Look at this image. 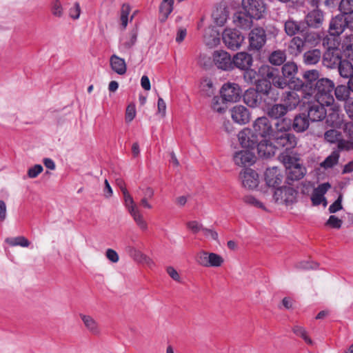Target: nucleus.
<instances>
[{
  "label": "nucleus",
  "instance_id": "nucleus-11",
  "mask_svg": "<svg viewBox=\"0 0 353 353\" xmlns=\"http://www.w3.org/2000/svg\"><path fill=\"white\" fill-rule=\"evenodd\" d=\"M276 149L285 148L286 150L293 148L296 144V137L287 132H274L272 137Z\"/></svg>",
  "mask_w": 353,
  "mask_h": 353
},
{
  "label": "nucleus",
  "instance_id": "nucleus-28",
  "mask_svg": "<svg viewBox=\"0 0 353 353\" xmlns=\"http://www.w3.org/2000/svg\"><path fill=\"white\" fill-rule=\"evenodd\" d=\"M252 17L245 12H237L233 17V21L236 26L242 29H250L252 26Z\"/></svg>",
  "mask_w": 353,
  "mask_h": 353
},
{
  "label": "nucleus",
  "instance_id": "nucleus-39",
  "mask_svg": "<svg viewBox=\"0 0 353 353\" xmlns=\"http://www.w3.org/2000/svg\"><path fill=\"white\" fill-rule=\"evenodd\" d=\"M324 139L330 143H336V150H339V144L341 143V141H345L343 139L341 132L334 129L327 130L324 133Z\"/></svg>",
  "mask_w": 353,
  "mask_h": 353
},
{
  "label": "nucleus",
  "instance_id": "nucleus-43",
  "mask_svg": "<svg viewBox=\"0 0 353 353\" xmlns=\"http://www.w3.org/2000/svg\"><path fill=\"white\" fill-rule=\"evenodd\" d=\"M268 60L272 65H281L286 60L285 52L281 50H274L270 54Z\"/></svg>",
  "mask_w": 353,
  "mask_h": 353
},
{
  "label": "nucleus",
  "instance_id": "nucleus-46",
  "mask_svg": "<svg viewBox=\"0 0 353 353\" xmlns=\"http://www.w3.org/2000/svg\"><path fill=\"white\" fill-rule=\"evenodd\" d=\"M336 68L342 77L347 79L353 75L352 65L347 60H343L341 63H340Z\"/></svg>",
  "mask_w": 353,
  "mask_h": 353
},
{
  "label": "nucleus",
  "instance_id": "nucleus-47",
  "mask_svg": "<svg viewBox=\"0 0 353 353\" xmlns=\"http://www.w3.org/2000/svg\"><path fill=\"white\" fill-rule=\"evenodd\" d=\"M274 125L275 130L274 129V132H289V130L292 127V120L291 119L287 117L281 118L277 119V121Z\"/></svg>",
  "mask_w": 353,
  "mask_h": 353
},
{
  "label": "nucleus",
  "instance_id": "nucleus-44",
  "mask_svg": "<svg viewBox=\"0 0 353 353\" xmlns=\"http://www.w3.org/2000/svg\"><path fill=\"white\" fill-rule=\"evenodd\" d=\"M132 216L134 222L137 226L143 231H145L148 229V223L143 219L140 210L137 208L135 210L131 209V212H129Z\"/></svg>",
  "mask_w": 353,
  "mask_h": 353
},
{
  "label": "nucleus",
  "instance_id": "nucleus-19",
  "mask_svg": "<svg viewBox=\"0 0 353 353\" xmlns=\"http://www.w3.org/2000/svg\"><path fill=\"white\" fill-rule=\"evenodd\" d=\"M232 120L240 125H245L250 121L251 114L249 110L242 105L234 106L231 110Z\"/></svg>",
  "mask_w": 353,
  "mask_h": 353
},
{
  "label": "nucleus",
  "instance_id": "nucleus-45",
  "mask_svg": "<svg viewBox=\"0 0 353 353\" xmlns=\"http://www.w3.org/2000/svg\"><path fill=\"white\" fill-rule=\"evenodd\" d=\"M284 101L285 102L288 108H290V109H293L299 104L301 99L300 97L295 91H290L286 92Z\"/></svg>",
  "mask_w": 353,
  "mask_h": 353
},
{
  "label": "nucleus",
  "instance_id": "nucleus-29",
  "mask_svg": "<svg viewBox=\"0 0 353 353\" xmlns=\"http://www.w3.org/2000/svg\"><path fill=\"white\" fill-rule=\"evenodd\" d=\"M256 148H257L259 155L265 158L274 156L275 150L276 149L275 145H272L267 139H264L261 141L259 140Z\"/></svg>",
  "mask_w": 353,
  "mask_h": 353
},
{
  "label": "nucleus",
  "instance_id": "nucleus-14",
  "mask_svg": "<svg viewBox=\"0 0 353 353\" xmlns=\"http://www.w3.org/2000/svg\"><path fill=\"white\" fill-rule=\"evenodd\" d=\"M249 47L253 50H259L266 42V33L263 28H255L249 34Z\"/></svg>",
  "mask_w": 353,
  "mask_h": 353
},
{
  "label": "nucleus",
  "instance_id": "nucleus-25",
  "mask_svg": "<svg viewBox=\"0 0 353 353\" xmlns=\"http://www.w3.org/2000/svg\"><path fill=\"white\" fill-rule=\"evenodd\" d=\"M252 57L244 52H238L232 59L233 68L234 67L240 70H247L252 65Z\"/></svg>",
  "mask_w": 353,
  "mask_h": 353
},
{
  "label": "nucleus",
  "instance_id": "nucleus-37",
  "mask_svg": "<svg viewBox=\"0 0 353 353\" xmlns=\"http://www.w3.org/2000/svg\"><path fill=\"white\" fill-rule=\"evenodd\" d=\"M321 57V52L319 49H314L305 52L303 54V62L306 65L317 63Z\"/></svg>",
  "mask_w": 353,
  "mask_h": 353
},
{
  "label": "nucleus",
  "instance_id": "nucleus-12",
  "mask_svg": "<svg viewBox=\"0 0 353 353\" xmlns=\"http://www.w3.org/2000/svg\"><path fill=\"white\" fill-rule=\"evenodd\" d=\"M325 106V103L316 100L308 103L307 116L311 122L321 121L325 118L327 112Z\"/></svg>",
  "mask_w": 353,
  "mask_h": 353
},
{
  "label": "nucleus",
  "instance_id": "nucleus-32",
  "mask_svg": "<svg viewBox=\"0 0 353 353\" xmlns=\"http://www.w3.org/2000/svg\"><path fill=\"white\" fill-rule=\"evenodd\" d=\"M305 47L303 37L299 36L293 37L288 46V50L291 54L298 56L302 53Z\"/></svg>",
  "mask_w": 353,
  "mask_h": 353
},
{
  "label": "nucleus",
  "instance_id": "nucleus-49",
  "mask_svg": "<svg viewBox=\"0 0 353 353\" xmlns=\"http://www.w3.org/2000/svg\"><path fill=\"white\" fill-rule=\"evenodd\" d=\"M6 242L10 246H21L23 248L28 247L30 242L24 236H19L14 238H7Z\"/></svg>",
  "mask_w": 353,
  "mask_h": 353
},
{
  "label": "nucleus",
  "instance_id": "nucleus-50",
  "mask_svg": "<svg viewBox=\"0 0 353 353\" xmlns=\"http://www.w3.org/2000/svg\"><path fill=\"white\" fill-rule=\"evenodd\" d=\"M334 91L335 97L339 101H345V102L350 99L348 98L350 90L345 85H338L337 87L334 88Z\"/></svg>",
  "mask_w": 353,
  "mask_h": 353
},
{
  "label": "nucleus",
  "instance_id": "nucleus-34",
  "mask_svg": "<svg viewBox=\"0 0 353 353\" xmlns=\"http://www.w3.org/2000/svg\"><path fill=\"white\" fill-rule=\"evenodd\" d=\"M110 64L112 70L119 75H123L126 73L127 65L123 59L120 58L116 54L110 57Z\"/></svg>",
  "mask_w": 353,
  "mask_h": 353
},
{
  "label": "nucleus",
  "instance_id": "nucleus-26",
  "mask_svg": "<svg viewBox=\"0 0 353 353\" xmlns=\"http://www.w3.org/2000/svg\"><path fill=\"white\" fill-rule=\"evenodd\" d=\"M229 14L228 7L225 3L217 5L212 13L214 23L219 26H223L226 22Z\"/></svg>",
  "mask_w": 353,
  "mask_h": 353
},
{
  "label": "nucleus",
  "instance_id": "nucleus-17",
  "mask_svg": "<svg viewBox=\"0 0 353 353\" xmlns=\"http://www.w3.org/2000/svg\"><path fill=\"white\" fill-rule=\"evenodd\" d=\"M240 178L243 186L250 190L257 188L260 181L259 174L251 168L242 170L240 172Z\"/></svg>",
  "mask_w": 353,
  "mask_h": 353
},
{
  "label": "nucleus",
  "instance_id": "nucleus-30",
  "mask_svg": "<svg viewBox=\"0 0 353 353\" xmlns=\"http://www.w3.org/2000/svg\"><path fill=\"white\" fill-rule=\"evenodd\" d=\"M138 36L137 28L132 29L126 36L121 39L119 49L121 52L130 50L136 43Z\"/></svg>",
  "mask_w": 353,
  "mask_h": 353
},
{
  "label": "nucleus",
  "instance_id": "nucleus-27",
  "mask_svg": "<svg viewBox=\"0 0 353 353\" xmlns=\"http://www.w3.org/2000/svg\"><path fill=\"white\" fill-rule=\"evenodd\" d=\"M346 28L345 17L343 14L336 16L330 23L329 32L330 37L340 35Z\"/></svg>",
  "mask_w": 353,
  "mask_h": 353
},
{
  "label": "nucleus",
  "instance_id": "nucleus-62",
  "mask_svg": "<svg viewBox=\"0 0 353 353\" xmlns=\"http://www.w3.org/2000/svg\"><path fill=\"white\" fill-rule=\"evenodd\" d=\"M42 165L39 164L34 165L28 170V176L29 178H36L43 171Z\"/></svg>",
  "mask_w": 353,
  "mask_h": 353
},
{
  "label": "nucleus",
  "instance_id": "nucleus-57",
  "mask_svg": "<svg viewBox=\"0 0 353 353\" xmlns=\"http://www.w3.org/2000/svg\"><path fill=\"white\" fill-rule=\"evenodd\" d=\"M243 201L245 203L249 205L265 210L264 205L260 201H259L252 195H247L244 196Z\"/></svg>",
  "mask_w": 353,
  "mask_h": 353
},
{
  "label": "nucleus",
  "instance_id": "nucleus-7",
  "mask_svg": "<svg viewBox=\"0 0 353 353\" xmlns=\"http://www.w3.org/2000/svg\"><path fill=\"white\" fill-rule=\"evenodd\" d=\"M242 7L244 11L256 19L263 18L267 10L263 0H242Z\"/></svg>",
  "mask_w": 353,
  "mask_h": 353
},
{
  "label": "nucleus",
  "instance_id": "nucleus-54",
  "mask_svg": "<svg viewBox=\"0 0 353 353\" xmlns=\"http://www.w3.org/2000/svg\"><path fill=\"white\" fill-rule=\"evenodd\" d=\"M208 257V267H220L224 261L223 257L216 253L211 252Z\"/></svg>",
  "mask_w": 353,
  "mask_h": 353
},
{
  "label": "nucleus",
  "instance_id": "nucleus-41",
  "mask_svg": "<svg viewBox=\"0 0 353 353\" xmlns=\"http://www.w3.org/2000/svg\"><path fill=\"white\" fill-rule=\"evenodd\" d=\"M301 36L304 39L305 45L309 44L315 46L321 40V37L319 33L314 31H310L306 26L305 31L301 34Z\"/></svg>",
  "mask_w": 353,
  "mask_h": 353
},
{
  "label": "nucleus",
  "instance_id": "nucleus-18",
  "mask_svg": "<svg viewBox=\"0 0 353 353\" xmlns=\"http://www.w3.org/2000/svg\"><path fill=\"white\" fill-rule=\"evenodd\" d=\"M319 73L316 70H310L304 72L303 77L305 80L303 82L302 80L296 79V83L293 85V89L296 90H302L305 94V85H310L313 88L315 83L319 80Z\"/></svg>",
  "mask_w": 353,
  "mask_h": 353
},
{
  "label": "nucleus",
  "instance_id": "nucleus-22",
  "mask_svg": "<svg viewBox=\"0 0 353 353\" xmlns=\"http://www.w3.org/2000/svg\"><path fill=\"white\" fill-rule=\"evenodd\" d=\"M331 185L329 183H321L314 188L311 196V201L314 205H319L323 203L324 206L327 205V201L324 194L330 188Z\"/></svg>",
  "mask_w": 353,
  "mask_h": 353
},
{
  "label": "nucleus",
  "instance_id": "nucleus-21",
  "mask_svg": "<svg viewBox=\"0 0 353 353\" xmlns=\"http://www.w3.org/2000/svg\"><path fill=\"white\" fill-rule=\"evenodd\" d=\"M305 23L302 21H296L290 18L284 23V30L288 36L295 37L296 34L304 32L305 29Z\"/></svg>",
  "mask_w": 353,
  "mask_h": 353
},
{
  "label": "nucleus",
  "instance_id": "nucleus-10",
  "mask_svg": "<svg viewBox=\"0 0 353 353\" xmlns=\"http://www.w3.org/2000/svg\"><path fill=\"white\" fill-rule=\"evenodd\" d=\"M222 39L229 49L236 50L241 47L244 40V36L236 29L228 28L223 31Z\"/></svg>",
  "mask_w": 353,
  "mask_h": 353
},
{
  "label": "nucleus",
  "instance_id": "nucleus-55",
  "mask_svg": "<svg viewBox=\"0 0 353 353\" xmlns=\"http://www.w3.org/2000/svg\"><path fill=\"white\" fill-rule=\"evenodd\" d=\"M123 195L124 199L125 205L127 208L128 212H131V209H137V207L134 203V200L127 189L123 190Z\"/></svg>",
  "mask_w": 353,
  "mask_h": 353
},
{
  "label": "nucleus",
  "instance_id": "nucleus-31",
  "mask_svg": "<svg viewBox=\"0 0 353 353\" xmlns=\"http://www.w3.org/2000/svg\"><path fill=\"white\" fill-rule=\"evenodd\" d=\"M298 72V66L293 61L285 63L282 67L283 76L287 79L291 84L296 83V79L294 80L295 76Z\"/></svg>",
  "mask_w": 353,
  "mask_h": 353
},
{
  "label": "nucleus",
  "instance_id": "nucleus-52",
  "mask_svg": "<svg viewBox=\"0 0 353 353\" xmlns=\"http://www.w3.org/2000/svg\"><path fill=\"white\" fill-rule=\"evenodd\" d=\"M293 332L298 336L301 337L306 343L312 344V339L308 336L307 333L304 327L300 325H294L292 328Z\"/></svg>",
  "mask_w": 353,
  "mask_h": 353
},
{
  "label": "nucleus",
  "instance_id": "nucleus-61",
  "mask_svg": "<svg viewBox=\"0 0 353 353\" xmlns=\"http://www.w3.org/2000/svg\"><path fill=\"white\" fill-rule=\"evenodd\" d=\"M136 116V109L134 104L128 105L125 111V121L127 123L131 122Z\"/></svg>",
  "mask_w": 353,
  "mask_h": 353
},
{
  "label": "nucleus",
  "instance_id": "nucleus-23",
  "mask_svg": "<svg viewBox=\"0 0 353 353\" xmlns=\"http://www.w3.org/2000/svg\"><path fill=\"white\" fill-rule=\"evenodd\" d=\"M323 21V12L319 9H314L306 14L303 22L306 23L307 28H319L322 26Z\"/></svg>",
  "mask_w": 353,
  "mask_h": 353
},
{
  "label": "nucleus",
  "instance_id": "nucleus-6",
  "mask_svg": "<svg viewBox=\"0 0 353 353\" xmlns=\"http://www.w3.org/2000/svg\"><path fill=\"white\" fill-rule=\"evenodd\" d=\"M298 191L292 187L283 186L276 188L273 194L276 203L292 205L297 201Z\"/></svg>",
  "mask_w": 353,
  "mask_h": 353
},
{
  "label": "nucleus",
  "instance_id": "nucleus-15",
  "mask_svg": "<svg viewBox=\"0 0 353 353\" xmlns=\"http://www.w3.org/2000/svg\"><path fill=\"white\" fill-rule=\"evenodd\" d=\"M213 62L214 65L222 70L229 71L233 70L232 59L230 54L224 50L214 52Z\"/></svg>",
  "mask_w": 353,
  "mask_h": 353
},
{
  "label": "nucleus",
  "instance_id": "nucleus-53",
  "mask_svg": "<svg viewBox=\"0 0 353 353\" xmlns=\"http://www.w3.org/2000/svg\"><path fill=\"white\" fill-rule=\"evenodd\" d=\"M51 12L55 17L61 18L63 16L64 11L59 0H54L51 4Z\"/></svg>",
  "mask_w": 353,
  "mask_h": 353
},
{
  "label": "nucleus",
  "instance_id": "nucleus-59",
  "mask_svg": "<svg viewBox=\"0 0 353 353\" xmlns=\"http://www.w3.org/2000/svg\"><path fill=\"white\" fill-rule=\"evenodd\" d=\"M342 223V220L334 215H331L325 224L332 228L339 229L341 228Z\"/></svg>",
  "mask_w": 353,
  "mask_h": 353
},
{
  "label": "nucleus",
  "instance_id": "nucleus-56",
  "mask_svg": "<svg viewBox=\"0 0 353 353\" xmlns=\"http://www.w3.org/2000/svg\"><path fill=\"white\" fill-rule=\"evenodd\" d=\"M212 108L218 113H223L226 110L225 106L221 104L220 98L218 97H214L212 99Z\"/></svg>",
  "mask_w": 353,
  "mask_h": 353
},
{
  "label": "nucleus",
  "instance_id": "nucleus-16",
  "mask_svg": "<svg viewBox=\"0 0 353 353\" xmlns=\"http://www.w3.org/2000/svg\"><path fill=\"white\" fill-rule=\"evenodd\" d=\"M253 150L245 149L236 152L233 155L235 165L240 167L250 166L256 161V156Z\"/></svg>",
  "mask_w": 353,
  "mask_h": 353
},
{
  "label": "nucleus",
  "instance_id": "nucleus-3",
  "mask_svg": "<svg viewBox=\"0 0 353 353\" xmlns=\"http://www.w3.org/2000/svg\"><path fill=\"white\" fill-rule=\"evenodd\" d=\"M323 46H327V50L323 55V64L328 68H336L343 61L341 50L338 48L339 42L335 38L326 37L323 39Z\"/></svg>",
  "mask_w": 353,
  "mask_h": 353
},
{
  "label": "nucleus",
  "instance_id": "nucleus-5",
  "mask_svg": "<svg viewBox=\"0 0 353 353\" xmlns=\"http://www.w3.org/2000/svg\"><path fill=\"white\" fill-rule=\"evenodd\" d=\"M335 117L337 119L335 121H332V125L334 127L341 128L340 125L341 124L342 120L340 119L339 115L336 114L330 115V119ZM341 128L347 139H345V141H341V143L339 144V149L345 150L346 152L353 150V121H349L343 123Z\"/></svg>",
  "mask_w": 353,
  "mask_h": 353
},
{
  "label": "nucleus",
  "instance_id": "nucleus-48",
  "mask_svg": "<svg viewBox=\"0 0 353 353\" xmlns=\"http://www.w3.org/2000/svg\"><path fill=\"white\" fill-rule=\"evenodd\" d=\"M201 94L205 97H212L214 94V88L210 79H205L201 83Z\"/></svg>",
  "mask_w": 353,
  "mask_h": 353
},
{
  "label": "nucleus",
  "instance_id": "nucleus-51",
  "mask_svg": "<svg viewBox=\"0 0 353 353\" xmlns=\"http://www.w3.org/2000/svg\"><path fill=\"white\" fill-rule=\"evenodd\" d=\"M339 10L343 16L353 12V0H341Z\"/></svg>",
  "mask_w": 353,
  "mask_h": 353
},
{
  "label": "nucleus",
  "instance_id": "nucleus-13",
  "mask_svg": "<svg viewBox=\"0 0 353 353\" xmlns=\"http://www.w3.org/2000/svg\"><path fill=\"white\" fill-rule=\"evenodd\" d=\"M239 141L245 149L254 150L259 143V139L253 130L245 128L238 134Z\"/></svg>",
  "mask_w": 353,
  "mask_h": 353
},
{
  "label": "nucleus",
  "instance_id": "nucleus-4",
  "mask_svg": "<svg viewBox=\"0 0 353 353\" xmlns=\"http://www.w3.org/2000/svg\"><path fill=\"white\" fill-rule=\"evenodd\" d=\"M259 73L263 78L268 80L266 81L267 82H270L271 85L272 83L277 88L284 89L287 86L293 88L294 85L291 84V82L283 76L281 77L279 75V70L276 68L268 65H263L259 68Z\"/></svg>",
  "mask_w": 353,
  "mask_h": 353
},
{
  "label": "nucleus",
  "instance_id": "nucleus-20",
  "mask_svg": "<svg viewBox=\"0 0 353 353\" xmlns=\"http://www.w3.org/2000/svg\"><path fill=\"white\" fill-rule=\"evenodd\" d=\"M288 165H286L287 179L288 181H299L301 179L306 173V169L299 163L290 162L288 159Z\"/></svg>",
  "mask_w": 353,
  "mask_h": 353
},
{
  "label": "nucleus",
  "instance_id": "nucleus-38",
  "mask_svg": "<svg viewBox=\"0 0 353 353\" xmlns=\"http://www.w3.org/2000/svg\"><path fill=\"white\" fill-rule=\"evenodd\" d=\"M341 50L346 58L353 60V34L344 38L341 43Z\"/></svg>",
  "mask_w": 353,
  "mask_h": 353
},
{
  "label": "nucleus",
  "instance_id": "nucleus-35",
  "mask_svg": "<svg viewBox=\"0 0 353 353\" xmlns=\"http://www.w3.org/2000/svg\"><path fill=\"white\" fill-rule=\"evenodd\" d=\"M288 108L283 104H274L268 108V115L274 119H279L283 118L287 114Z\"/></svg>",
  "mask_w": 353,
  "mask_h": 353
},
{
  "label": "nucleus",
  "instance_id": "nucleus-36",
  "mask_svg": "<svg viewBox=\"0 0 353 353\" xmlns=\"http://www.w3.org/2000/svg\"><path fill=\"white\" fill-rule=\"evenodd\" d=\"M343 151H345V150H334L331 154L327 157L323 162L321 163V167L323 168L324 169L333 168L339 163L340 152Z\"/></svg>",
  "mask_w": 353,
  "mask_h": 353
},
{
  "label": "nucleus",
  "instance_id": "nucleus-33",
  "mask_svg": "<svg viewBox=\"0 0 353 353\" xmlns=\"http://www.w3.org/2000/svg\"><path fill=\"white\" fill-rule=\"evenodd\" d=\"M310 120L307 116L304 114H299L295 116L293 122L292 121V128L297 132L305 131L310 125Z\"/></svg>",
  "mask_w": 353,
  "mask_h": 353
},
{
  "label": "nucleus",
  "instance_id": "nucleus-2",
  "mask_svg": "<svg viewBox=\"0 0 353 353\" xmlns=\"http://www.w3.org/2000/svg\"><path fill=\"white\" fill-rule=\"evenodd\" d=\"M305 95L314 96L316 101L325 103L326 106L334 103V83L330 79L322 78L315 83L313 88L310 85H305Z\"/></svg>",
  "mask_w": 353,
  "mask_h": 353
},
{
  "label": "nucleus",
  "instance_id": "nucleus-60",
  "mask_svg": "<svg viewBox=\"0 0 353 353\" xmlns=\"http://www.w3.org/2000/svg\"><path fill=\"white\" fill-rule=\"evenodd\" d=\"M186 225L187 228L194 234H196L200 231L203 232L204 229L203 225L196 221H188Z\"/></svg>",
  "mask_w": 353,
  "mask_h": 353
},
{
  "label": "nucleus",
  "instance_id": "nucleus-1",
  "mask_svg": "<svg viewBox=\"0 0 353 353\" xmlns=\"http://www.w3.org/2000/svg\"><path fill=\"white\" fill-rule=\"evenodd\" d=\"M243 102L250 108H257L269 105L279 98L277 90L270 82L260 81L255 88H249L242 95Z\"/></svg>",
  "mask_w": 353,
  "mask_h": 353
},
{
  "label": "nucleus",
  "instance_id": "nucleus-63",
  "mask_svg": "<svg viewBox=\"0 0 353 353\" xmlns=\"http://www.w3.org/2000/svg\"><path fill=\"white\" fill-rule=\"evenodd\" d=\"M342 199L343 196L341 194L339 196L338 199L332 205H330L328 210L330 213H335L343 208L341 204Z\"/></svg>",
  "mask_w": 353,
  "mask_h": 353
},
{
  "label": "nucleus",
  "instance_id": "nucleus-8",
  "mask_svg": "<svg viewBox=\"0 0 353 353\" xmlns=\"http://www.w3.org/2000/svg\"><path fill=\"white\" fill-rule=\"evenodd\" d=\"M252 128L259 139H270L274 133L272 123L266 117L257 118L252 124Z\"/></svg>",
  "mask_w": 353,
  "mask_h": 353
},
{
  "label": "nucleus",
  "instance_id": "nucleus-40",
  "mask_svg": "<svg viewBox=\"0 0 353 353\" xmlns=\"http://www.w3.org/2000/svg\"><path fill=\"white\" fill-rule=\"evenodd\" d=\"M81 318L85 327L89 330L90 332L94 335H97L100 333L99 325L92 316L81 314Z\"/></svg>",
  "mask_w": 353,
  "mask_h": 353
},
{
  "label": "nucleus",
  "instance_id": "nucleus-9",
  "mask_svg": "<svg viewBox=\"0 0 353 353\" xmlns=\"http://www.w3.org/2000/svg\"><path fill=\"white\" fill-rule=\"evenodd\" d=\"M222 99L227 102L234 103L240 100L242 91L239 84L228 82L223 85L220 90Z\"/></svg>",
  "mask_w": 353,
  "mask_h": 353
},
{
  "label": "nucleus",
  "instance_id": "nucleus-24",
  "mask_svg": "<svg viewBox=\"0 0 353 353\" xmlns=\"http://www.w3.org/2000/svg\"><path fill=\"white\" fill-rule=\"evenodd\" d=\"M265 180L269 187L276 188L283 181V175L276 167L268 168L265 172Z\"/></svg>",
  "mask_w": 353,
  "mask_h": 353
},
{
  "label": "nucleus",
  "instance_id": "nucleus-64",
  "mask_svg": "<svg viewBox=\"0 0 353 353\" xmlns=\"http://www.w3.org/2000/svg\"><path fill=\"white\" fill-rule=\"evenodd\" d=\"M344 108L348 117L353 119V99L350 98L345 102Z\"/></svg>",
  "mask_w": 353,
  "mask_h": 353
},
{
  "label": "nucleus",
  "instance_id": "nucleus-42",
  "mask_svg": "<svg viewBox=\"0 0 353 353\" xmlns=\"http://www.w3.org/2000/svg\"><path fill=\"white\" fill-rule=\"evenodd\" d=\"M174 0H171L170 2L162 1L159 7L160 17L159 21L161 22H165L168 19L169 14L173 10Z\"/></svg>",
  "mask_w": 353,
  "mask_h": 353
},
{
  "label": "nucleus",
  "instance_id": "nucleus-58",
  "mask_svg": "<svg viewBox=\"0 0 353 353\" xmlns=\"http://www.w3.org/2000/svg\"><path fill=\"white\" fill-rule=\"evenodd\" d=\"M209 252H207L205 251H201L200 252H199L196 255V262L203 266V267H208V264H209V262H208V256L209 255Z\"/></svg>",
  "mask_w": 353,
  "mask_h": 353
}]
</instances>
